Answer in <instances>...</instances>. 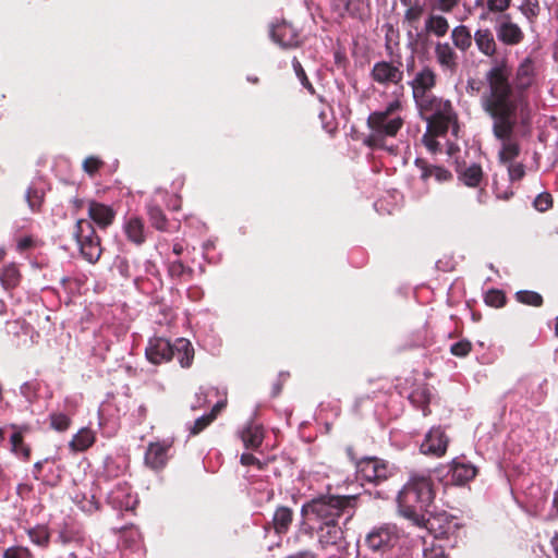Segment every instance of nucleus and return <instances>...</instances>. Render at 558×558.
I'll return each instance as SVG.
<instances>
[{
  "instance_id": "1",
  "label": "nucleus",
  "mask_w": 558,
  "mask_h": 558,
  "mask_svg": "<svg viewBox=\"0 0 558 558\" xmlns=\"http://www.w3.org/2000/svg\"><path fill=\"white\" fill-rule=\"evenodd\" d=\"M511 69L506 60L493 65L485 73L486 90L481 96L483 111L493 120L494 136L502 142L499 160L512 161L520 154V146L512 142L517 125L518 101L512 99L510 85Z\"/></svg>"
},
{
  "instance_id": "2",
  "label": "nucleus",
  "mask_w": 558,
  "mask_h": 558,
  "mask_svg": "<svg viewBox=\"0 0 558 558\" xmlns=\"http://www.w3.org/2000/svg\"><path fill=\"white\" fill-rule=\"evenodd\" d=\"M434 498L435 492L430 478L414 477L398 495L399 512L414 525L434 530V522L426 518Z\"/></svg>"
},
{
  "instance_id": "3",
  "label": "nucleus",
  "mask_w": 558,
  "mask_h": 558,
  "mask_svg": "<svg viewBox=\"0 0 558 558\" xmlns=\"http://www.w3.org/2000/svg\"><path fill=\"white\" fill-rule=\"evenodd\" d=\"M356 495H319L305 502L301 508L303 517H312L319 523L341 522L347 525L357 508Z\"/></svg>"
},
{
  "instance_id": "4",
  "label": "nucleus",
  "mask_w": 558,
  "mask_h": 558,
  "mask_svg": "<svg viewBox=\"0 0 558 558\" xmlns=\"http://www.w3.org/2000/svg\"><path fill=\"white\" fill-rule=\"evenodd\" d=\"M401 108L400 100L396 99L388 104L385 110L372 112L366 121L369 134L365 137L364 144L369 148H384L387 137H395L403 126V119L395 116Z\"/></svg>"
},
{
  "instance_id": "5",
  "label": "nucleus",
  "mask_w": 558,
  "mask_h": 558,
  "mask_svg": "<svg viewBox=\"0 0 558 558\" xmlns=\"http://www.w3.org/2000/svg\"><path fill=\"white\" fill-rule=\"evenodd\" d=\"M73 234L83 257L92 264L98 262L102 248L100 238L97 235L92 221L88 219H78L75 223Z\"/></svg>"
},
{
  "instance_id": "6",
  "label": "nucleus",
  "mask_w": 558,
  "mask_h": 558,
  "mask_svg": "<svg viewBox=\"0 0 558 558\" xmlns=\"http://www.w3.org/2000/svg\"><path fill=\"white\" fill-rule=\"evenodd\" d=\"M535 77V61L531 57H526L519 63L515 70L513 84L510 82L511 97L518 101V110L521 112L529 106L525 93L534 84Z\"/></svg>"
},
{
  "instance_id": "7",
  "label": "nucleus",
  "mask_w": 558,
  "mask_h": 558,
  "mask_svg": "<svg viewBox=\"0 0 558 558\" xmlns=\"http://www.w3.org/2000/svg\"><path fill=\"white\" fill-rule=\"evenodd\" d=\"M400 533L395 524H381L373 527L365 536V546L374 554L386 555L398 546Z\"/></svg>"
},
{
  "instance_id": "8",
  "label": "nucleus",
  "mask_w": 558,
  "mask_h": 558,
  "mask_svg": "<svg viewBox=\"0 0 558 558\" xmlns=\"http://www.w3.org/2000/svg\"><path fill=\"white\" fill-rule=\"evenodd\" d=\"M393 475V469L385 460L367 457L356 462V477L362 483L379 485Z\"/></svg>"
},
{
  "instance_id": "9",
  "label": "nucleus",
  "mask_w": 558,
  "mask_h": 558,
  "mask_svg": "<svg viewBox=\"0 0 558 558\" xmlns=\"http://www.w3.org/2000/svg\"><path fill=\"white\" fill-rule=\"evenodd\" d=\"M402 62L380 60L374 63L369 77L380 86L399 85L403 80Z\"/></svg>"
},
{
  "instance_id": "10",
  "label": "nucleus",
  "mask_w": 558,
  "mask_h": 558,
  "mask_svg": "<svg viewBox=\"0 0 558 558\" xmlns=\"http://www.w3.org/2000/svg\"><path fill=\"white\" fill-rule=\"evenodd\" d=\"M449 29L450 25L447 17L440 14L429 13L424 21V27L415 33L414 45L425 48L429 43L430 36L442 38L448 34Z\"/></svg>"
},
{
  "instance_id": "11",
  "label": "nucleus",
  "mask_w": 558,
  "mask_h": 558,
  "mask_svg": "<svg viewBox=\"0 0 558 558\" xmlns=\"http://www.w3.org/2000/svg\"><path fill=\"white\" fill-rule=\"evenodd\" d=\"M495 32L497 39L506 46L520 45L524 39L522 28L512 21L510 14H502L496 21Z\"/></svg>"
},
{
  "instance_id": "12",
  "label": "nucleus",
  "mask_w": 558,
  "mask_h": 558,
  "mask_svg": "<svg viewBox=\"0 0 558 558\" xmlns=\"http://www.w3.org/2000/svg\"><path fill=\"white\" fill-rule=\"evenodd\" d=\"M145 355L155 365L170 362L174 357L173 343L162 337H153L145 349Z\"/></svg>"
},
{
  "instance_id": "13",
  "label": "nucleus",
  "mask_w": 558,
  "mask_h": 558,
  "mask_svg": "<svg viewBox=\"0 0 558 558\" xmlns=\"http://www.w3.org/2000/svg\"><path fill=\"white\" fill-rule=\"evenodd\" d=\"M173 441L165 439L161 441L150 442L145 452V464L154 471L162 470L169 459V450L172 448Z\"/></svg>"
},
{
  "instance_id": "14",
  "label": "nucleus",
  "mask_w": 558,
  "mask_h": 558,
  "mask_svg": "<svg viewBox=\"0 0 558 558\" xmlns=\"http://www.w3.org/2000/svg\"><path fill=\"white\" fill-rule=\"evenodd\" d=\"M448 444L449 437L445 430L440 426L433 427L421 444V452L439 458L446 453Z\"/></svg>"
},
{
  "instance_id": "15",
  "label": "nucleus",
  "mask_w": 558,
  "mask_h": 558,
  "mask_svg": "<svg viewBox=\"0 0 558 558\" xmlns=\"http://www.w3.org/2000/svg\"><path fill=\"white\" fill-rule=\"evenodd\" d=\"M270 37L283 49L296 48L301 44L298 29L286 21L272 25Z\"/></svg>"
},
{
  "instance_id": "16",
  "label": "nucleus",
  "mask_w": 558,
  "mask_h": 558,
  "mask_svg": "<svg viewBox=\"0 0 558 558\" xmlns=\"http://www.w3.org/2000/svg\"><path fill=\"white\" fill-rule=\"evenodd\" d=\"M409 85L413 98L430 93L437 85V73L432 66L424 65L414 74Z\"/></svg>"
},
{
  "instance_id": "17",
  "label": "nucleus",
  "mask_w": 558,
  "mask_h": 558,
  "mask_svg": "<svg viewBox=\"0 0 558 558\" xmlns=\"http://www.w3.org/2000/svg\"><path fill=\"white\" fill-rule=\"evenodd\" d=\"M413 99L422 114L435 116L444 111H451L453 108L450 100L437 97L432 94V92L420 95V97H414Z\"/></svg>"
},
{
  "instance_id": "18",
  "label": "nucleus",
  "mask_w": 558,
  "mask_h": 558,
  "mask_svg": "<svg viewBox=\"0 0 558 558\" xmlns=\"http://www.w3.org/2000/svg\"><path fill=\"white\" fill-rule=\"evenodd\" d=\"M342 522H325L317 526L318 543L323 548L339 545L344 539V527Z\"/></svg>"
},
{
  "instance_id": "19",
  "label": "nucleus",
  "mask_w": 558,
  "mask_h": 558,
  "mask_svg": "<svg viewBox=\"0 0 558 558\" xmlns=\"http://www.w3.org/2000/svg\"><path fill=\"white\" fill-rule=\"evenodd\" d=\"M434 54L437 64L451 73L456 72L459 65V56L456 48L448 41H436L434 45Z\"/></svg>"
},
{
  "instance_id": "20",
  "label": "nucleus",
  "mask_w": 558,
  "mask_h": 558,
  "mask_svg": "<svg viewBox=\"0 0 558 558\" xmlns=\"http://www.w3.org/2000/svg\"><path fill=\"white\" fill-rule=\"evenodd\" d=\"M9 427L12 429L10 436L11 452L23 461H28L32 456V449L31 446L24 441V435L29 432V427L27 425L16 424H11Z\"/></svg>"
},
{
  "instance_id": "21",
  "label": "nucleus",
  "mask_w": 558,
  "mask_h": 558,
  "mask_svg": "<svg viewBox=\"0 0 558 558\" xmlns=\"http://www.w3.org/2000/svg\"><path fill=\"white\" fill-rule=\"evenodd\" d=\"M416 168L421 171L420 179L427 182L434 178L438 183H446L452 180V173L441 166L430 165L426 159L416 158L414 161Z\"/></svg>"
},
{
  "instance_id": "22",
  "label": "nucleus",
  "mask_w": 558,
  "mask_h": 558,
  "mask_svg": "<svg viewBox=\"0 0 558 558\" xmlns=\"http://www.w3.org/2000/svg\"><path fill=\"white\" fill-rule=\"evenodd\" d=\"M473 40L480 53L493 58L497 53V41L493 31L488 27H480L474 32Z\"/></svg>"
},
{
  "instance_id": "23",
  "label": "nucleus",
  "mask_w": 558,
  "mask_h": 558,
  "mask_svg": "<svg viewBox=\"0 0 558 558\" xmlns=\"http://www.w3.org/2000/svg\"><path fill=\"white\" fill-rule=\"evenodd\" d=\"M448 474H450V482L452 484L464 485L476 476L477 469L470 462H463L454 459L450 463Z\"/></svg>"
},
{
  "instance_id": "24",
  "label": "nucleus",
  "mask_w": 558,
  "mask_h": 558,
  "mask_svg": "<svg viewBox=\"0 0 558 558\" xmlns=\"http://www.w3.org/2000/svg\"><path fill=\"white\" fill-rule=\"evenodd\" d=\"M88 217L92 223L106 229L113 222L116 213L110 206L92 201L88 205Z\"/></svg>"
},
{
  "instance_id": "25",
  "label": "nucleus",
  "mask_w": 558,
  "mask_h": 558,
  "mask_svg": "<svg viewBox=\"0 0 558 558\" xmlns=\"http://www.w3.org/2000/svg\"><path fill=\"white\" fill-rule=\"evenodd\" d=\"M425 13V4H415L414 8L405 9L403 14V26L407 29V36L414 45V36L416 32H420L421 20Z\"/></svg>"
},
{
  "instance_id": "26",
  "label": "nucleus",
  "mask_w": 558,
  "mask_h": 558,
  "mask_svg": "<svg viewBox=\"0 0 558 558\" xmlns=\"http://www.w3.org/2000/svg\"><path fill=\"white\" fill-rule=\"evenodd\" d=\"M427 131L434 135L444 136L447 134L451 123L457 122V114L453 110L426 118Z\"/></svg>"
},
{
  "instance_id": "27",
  "label": "nucleus",
  "mask_w": 558,
  "mask_h": 558,
  "mask_svg": "<svg viewBox=\"0 0 558 558\" xmlns=\"http://www.w3.org/2000/svg\"><path fill=\"white\" fill-rule=\"evenodd\" d=\"M124 233L130 242L140 246L146 241L145 223L141 217L132 216L124 223Z\"/></svg>"
},
{
  "instance_id": "28",
  "label": "nucleus",
  "mask_w": 558,
  "mask_h": 558,
  "mask_svg": "<svg viewBox=\"0 0 558 558\" xmlns=\"http://www.w3.org/2000/svg\"><path fill=\"white\" fill-rule=\"evenodd\" d=\"M457 173L458 179L468 187H480L484 181V172L478 163L459 168Z\"/></svg>"
},
{
  "instance_id": "29",
  "label": "nucleus",
  "mask_w": 558,
  "mask_h": 558,
  "mask_svg": "<svg viewBox=\"0 0 558 558\" xmlns=\"http://www.w3.org/2000/svg\"><path fill=\"white\" fill-rule=\"evenodd\" d=\"M264 428L258 424H250L241 432V439L246 449L257 450L264 440Z\"/></svg>"
},
{
  "instance_id": "30",
  "label": "nucleus",
  "mask_w": 558,
  "mask_h": 558,
  "mask_svg": "<svg viewBox=\"0 0 558 558\" xmlns=\"http://www.w3.org/2000/svg\"><path fill=\"white\" fill-rule=\"evenodd\" d=\"M146 214L148 216L149 223L153 228L161 232L171 231V223L159 205L154 203L147 204Z\"/></svg>"
},
{
  "instance_id": "31",
  "label": "nucleus",
  "mask_w": 558,
  "mask_h": 558,
  "mask_svg": "<svg viewBox=\"0 0 558 558\" xmlns=\"http://www.w3.org/2000/svg\"><path fill=\"white\" fill-rule=\"evenodd\" d=\"M174 357L183 368H189L194 360V348L185 338H178L173 342Z\"/></svg>"
},
{
  "instance_id": "32",
  "label": "nucleus",
  "mask_w": 558,
  "mask_h": 558,
  "mask_svg": "<svg viewBox=\"0 0 558 558\" xmlns=\"http://www.w3.org/2000/svg\"><path fill=\"white\" fill-rule=\"evenodd\" d=\"M22 280V274L16 263H9L0 270V283L7 291L15 289Z\"/></svg>"
},
{
  "instance_id": "33",
  "label": "nucleus",
  "mask_w": 558,
  "mask_h": 558,
  "mask_svg": "<svg viewBox=\"0 0 558 558\" xmlns=\"http://www.w3.org/2000/svg\"><path fill=\"white\" fill-rule=\"evenodd\" d=\"M293 515V511L289 507L280 506L276 509L271 521L276 534L282 535L289 531Z\"/></svg>"
},
{
  "instance_id": "34",
  "label": "nucleus",
  "mask_w": 558,
  "mask_h": 558,
  "mask_svg": "<svg viewBox=\"0 0 558 558\" xmlns=\"http://www.w3.org/2000/svg\"><path fill=\"white\" fill-rule=\"evenodd\" d=\"M430 397L432 393L428 384L423 383L415 386L409 396V400L414 407L421 409L424 415H427L429 413L428 405L430 403Z\"/></svg>"
},
{
  "instance_id": "35",
  "label": "nucleus",
  "mask_w": 558,
  "mask_h": 558,
  "mask_svg": "<svg viewBox=\"0 0 558 558\" xmlns=\"http://www.w3.org/2000/svg\"><path fill=\"white\" fill-rule=\"evenodd\" d=\"M450 38L456 49L466 52L472 46L473 35L466 25L460 24L451 29Z\"/></svg>"
},
{
  "instance_id": "36",
  "label": "nucleus",
  "mask_w": 558,
  "mask_h": 558,
  "mask_svg": "<svg viewBox=\"0 0 558 558\" xmlns=\"http://www.w3.org/2000/svg\"><path fill=\"white\" fill-rule=\"evenodd\" d=\"M96 440L95 433L87 427L81 428L72 438L69 446L75 452L87 450Z\"/></svg>"
},
{
  "instance_id": "37",
  "label": "nucleus",
  "mask_w": 558,
  "mask_h": 558,
  "mask_svg": "<svg viewBox=\"0 0 558 558\" xmlns=\"http://www.w3.org/2000/svg\"><path fill=\"white\" fill-rule=\"evenodd\" d=\"M385 32V49L388 56L392 57L395 51L399 49L400 31L391 23L383 25Z\"/></svg>"
},
{
  "instance_id": "38",
  "label": "nucleus",
  "mask_w": 558,
  "mask_h": 558,
  "mask_svg": "<svg viewBox=\"0 0 558 558\" xmlns=\"http://www.w3.org/2000/svg\"><path fill=\"white\" fill-rule=\"evenodd\" d=\"M168 274L172 279L189 281L193 278L194 270L185 266L181 260H173L168 265Z\"/></svg>"
},
{
  "instance_id": "39",
  "label": "nucleus",
  "mask_w": 558,
  "mask_h": 558,
  "mask_svg": "<svg viewBox=\"0 0 558 558\" xmlns=\"http://www.w3.org/2000/svg\"><path fill=\"white\" fill-rule=\"evenodd\" d=\"M50 461L53 462V459L52 458H45L41 461H37L34 464L33 474H34L35 480L41 481L44 484L53 487V486L58 485V483L60 482V478H61L60 474H52L51 476L43 475L41 474L43 471H44V465L47 464Z\"/></svg>"
},
{
  "instance_id": "40",
  "label": "nucleus",
  "mask_w": 558,
  "mask_h": 558,
  "mask_svg": "<svg viewBox=\"0 0 558 558\" xmlns=\"http://www.w3.org/2000/svg\"><path fill=\"white\" fill-rule=\"evenodd\" d=\"M27 535L34 544L40 547H47L49 545L50 533L46 525H36L28 529Z\"/></svg>"
},
{
  "instance_id": "41",
  "label": "nucleus",
  "mask_w": 558,
  "mask_h": 558,
  "mask_svg": "<svg viewBox=\"0 0 558 558\" xmlns=\"http://www.w3.org/2000/svg\"><path fill=\"white\" fill-rule=\"evenodd\" d=\"M514 296L519 303L529 306L541 307L544 303L543 296L535 291L520 290Z\"/></svg>"
},
{
  "instance_id": "42",
  "label": "nucleus",
  "mask_w": 558,
  "mask_h": 558,
  "mask_svg": "<svg viewBox=\"0 0 558 558\" xmlns=\"http://www.w3.org/2000/svg\"><path fill=\"white\" fill-rule=\"evenodd\" d=\"M484 302L490 307H502L506 305L507 298L502 290L489 289L484 295Z\"/></svg>"
},
{
  "instance_id": "43",
  "label": "nucleus",
  "mask_w": 558,
  "mask_h": 558,
  "mask_svg": "<svg viewBox=\"0 0 558 558\" xmlns=\"http://www.w3.org/2000/svg\"><path fill=\"white\" fill-rule=\"evenodd\" d=\"M50 427L57 432H65L71 425V418L61 412H53L49 415Z\"/></svg>"
},
{
  "instance_id": "44",
  "label": "nucleus",
  "mask_w": 558,
  "mask_h": 558,
  "mask_svg": "<svg viewBox=\"0 0 558 558\" xmlns=\"http://www.w3.org/2000/svg\"><path fill=\"white\" fill-rule=\"evenodd\" d=\"M292 66H293V70H294L298 78L300 80L301 84L303 85V87L306 88L311 94H314L315 93L314 86L310 82L301 62L299 61V59L296 57H294L292 59Z\"/></svg>"
},
{
  "instance_id": "45",
  "label": "nucleus",
  "mask_w": 558,
  "mask_h": 558,
  "mask_svg": "<svg viewBox=\"0 0 558 558\" xmlns=\"http://www.w3.org/2000/svg\"><path fill=\"white\" fill-rule=\"evenodd\" d=\"M105 166L104 160L97 156H88L83 161V170L89 175L94 177Z\"/></svg>"
},
{
  "instance_id": "46",
  "label": "nucleus",
  "mask_w": 558,
  "mask_h": 558,
  "mask_svg": "<svg viewBox=\"0 0 558 558\" xmlns=\"http://www.w3.org/2000/svg\"><path fill=\"white\" fill-rule=\"evenodd\" d=\"M2 558H35L29 548L11 546L3 551Z\"/></svg>"
},
{
  "instance_id": "47",
  "label": "nucleus",
  "mask_w": 558,
  "mask_h": 558,
  "mask_svg": "<svg viewBox=\"0 0 558 558\" xmlns=\"http://www.w3.org/2000/svg\"><path fill=\"white\" fill-rule=\"evenodd\" d=\"M472 351V343L468 339H462L450 347V353L457 357H465Z\"/></svg>"
},
{
  "instance_id": "48",
  "label": "nucleus",
  "mask_w": 558,
  "mask_h": 558,
  "mask_svg": "<svg viewBox=\"0 0 558 558\" xmlns=\"http://www.w3.org/2000/svg\"><path fill=\"white\" fill-rule=\"evenodd\" d=\"M214 415L205 414L197 420H195L194 424L190 428V434L195 436L202 433L206 427H208L214 422Z\"/></svg>"
},
{
  "instance_id": "49",
  "label": "nucleus",
  "mask_w": 558,
  "mask_h": 558,
  "mask_svg": "<svg viewBox=\"0 0 558 558\" xmlns=\"http://www.w3.org/2000/svg\"><path fill=\"white\" fill-rule=\"evenodd\" d=\"M533 204L536 210L544 213L551 208L553 197L549 193L544 192L536 196Z\"/></svg>"
},
{
  "instance_id": "50",
  "label": "nucleus",
  "mask_w": 558,
  "mask_h": 558,
  "mask_svg": "<svg viewBox=\"0 0 558 558\" xmlns=\"http://www.w3.org/2000/svg\"><path fill=\"white\" fill-rule=\"evenodd\" d=\"M512 0H487L486 5L492 13H502L511 7Z\"/></svg>"
},
{
  "instance_id": "51",
  "label": "nucleus",
  "mask_w": 558,
  "mask_h": 558,
  "mask_svg": "<svg viewBox=\"0 0 558 558\" xmlns=\"http://www.w3.org/2000/svg\"><path fill=\"white\" fill-rule=\"evenodd\" d=\"M520 10L526 17H536L539 13L538 0H524Z\"/></svg>"
},
{
  "instance_id": "52",
  "label": "nucleus",
  "mask_w": 558,
  "mask_h": 558,
  "mask_svg": "<svg viewBox=\"0 0 558 558\" xmlns=\"http://www.w3.org/2000/svg\"><path fill=\"white\" fill-rule=\"evenodd\" d=\"M240 462L244 466L253 465V466H256L258 470H264L266 466V464L264 462H262L259 459H257L252 453H242L241 458H240Z\"/></svg>"
},
{
  "instance_id": "53",
  "label": "nucleus",
  "mask_w": 558,
  "mask_h": 558,
  "mask_svg": "<svg viewBox=\"0 0 558 558\" xmlns=\"http://www.w3.org/2000/svg\"><path fill=\"white\" fill-rule=\"evenodd\" d=\"M28 325L25 323V320H13L7 323V331L8 333H12L14 336H19L20 331H23L24 333L27 332Z\"/></svg>"
},
{
  "instance_id": "54",
  "label": "nucleus",
  "mask_w": 558,
  "mask_h": 558,
  "mask_svg": "<svg viewBox=\"0 0 558 558\" xmlns=\"http://www.w3.org/2000/svg\"><path fill=\"white\" fill-rule=\"evenodd\" d=\"M437 136L438 135H434L433 133L426 131L422 137L423 144L430 153H436L439 149V143L436 140Z\"/></svg>"
},
{
  "instance_id": "55",
  "label": "nucleus",
  "mask_w": 558,
  "mask_h": 558,
  "mask_svg": "<svg viewBox=\"0 0 558 558\" xmlns=\"http://www.w3.org/2000/svg\"><path fill=\"white\" fill-rule=\"evenodd\" d=\"M508 172L511 181H519L525 174L524 166L522 163H511L508 168Z\"/></svg>"
},
{
  "instance_id": "56",
  "label": "nucleus",
  "mask_w": 558,
  "mask_h": 558,
  "mask_svg": "<svg viewBox=\"0 0 558 558\" xmlns=\"http://www.w3.org/2000/svg\"><path fill=\"white\" fill-rule=\"evenodd\" d=\"M459 3V0H438V9L441 12L450 13Z\"/></svg>"
},
{
  "instance_id": "57",
  "label": "nucleus",
  "mask_w": 558,
  "mask_h": 558,
  "mask_svg": "<svg viewBox=\"0 0 558 558\" xmlns=\"http://www.w3.org/2000/svg\"><path fill=\"white\" fill-rule=\"evenodd\" d=\"M27 199H28V204L33 210H36L39 208L40 197L37 195L36 191H34V192L29 191L27 194Z\"/></svg>"
},
{
  "instance_id": "58",
  "label": "nucleus",
  "mask_w": 558,
  "mask_h": 558,
  "mask_svg": "<svg viewBox=\"0 0 558 558\" xmlns=\"http://www.w3.org/2000/svg\"><path fill=\"white\" fill-rule=\"evenodd\" d=\"M34 246V240L31 236H24L17 242V250L23 252Z\"/></svg>"
},
{
  "instance_id": "59",
  "label": "nucleus",
  "mask_w": 558,
  "mask_h": 558,
  "mask_svg": "<svg viewBox=\"0 0 558 558\" xmlns=\"http://www.w3.org/2000/svg\"><path fill=\"white\" fill-rule=\"evenodd\" d=\"M284 558H316L315 554L308 549L300 550L298 553L291 554Z\"/></svg>"
},
{
  "instance_id": "60",
  "label": "nucleus",
  "mask_w": 558,
  "mask_h": 558,
  "mask_svg": "<svg viewBox=\"0 0 558 558\" xmlns=\"http://www.w3.org/2000/svg\"><path fill=\"white\" fill-rule=\"evenodd\" d=\"M227 405L226 401H218L208 413L209 415H214V420H216L217 415L225 409Z\"/></svg>"
},
{
  "instance_id": "61",
  "label": "nucleus",
  "mask_w": 558,
  "mask_h": 558,
  "mask_svg": "<svg viewBox=\"0 0 558 558\" xmlns=\"http://www.w3.org/2000/svg\"><path fill=\"white\" fill-rule=\"evenodd\" d=\"M345 452H347V454H348V457L350 458V460H351V461H353V462H355V463H356L357 461H360V460L357 459V457H356V454H355V451H354V448H353L352 446H348V447L345 448Z\"/></svg>"
},
{
  "instance_id": "62",
  "label": "nucleus",
  "mask_w": 558,
  "mask_h": 558,
  "mask_svg": "<svg viewBox=\"0 0 558 558\" xmlns=\"http://www.w3.org/2000/svg\"><path fill=\"white\" fill-rule=\"evenodd\" d=\"M400 2L405 9L414 8L415 4L422 3L418 0H400Z\"/></svg>"
},
{
  "instance_id": "63",
  "label": "nucleus",
  "mask_w": 558,
  "mask_h": 558,
  "mask_svg": "<svg viewBox=\"0 0 558 558\" xmlns=\"http://www.w3.org/2000/svg\"><path fill=\"white\" fill-rule=\"evenodd\" d=\"M550 543H551L554 553H555L556 557L558 558V532L555 533Z\"/></svg>"
},
{
  "instance_id": "64",
  "label": "nucleus",
  "mask_w": 558,
  "mask_h": 558,
  "mask_svg": "<svg viewBox=\"0 0 558 558\" xmlns=\"http://www.w3.org/2000/svg\"><path fill=\"white\" fill-rule=\"evenodd\" d=\"M173 253L180 256L183 253V246L179 243H175L172 248Z\"/></svg>"
}]
</instances>
